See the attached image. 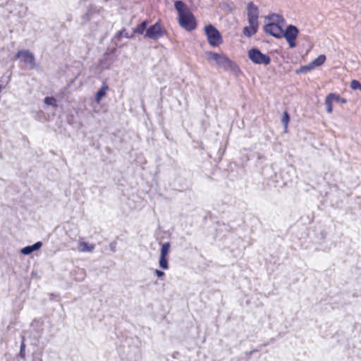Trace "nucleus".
<instances>
[{"mask_svg":"<svg viewBox=\"0 0 361 361\" xmlns=\"http://www.w3.org/2000/svg\"><path fill=\"white\" fill-rule=\"evenodd\" d=\"M174 8L178 13V22L182 28L188 32L197 28V20L184 1L181 0L175 1Z\"/></svg>","mask_w":361,"mask_h":361,"instance_id":"nucleus-1","label":"nucleus"},{"mask_svg":"<svg viewBox=\"0 0 361 361\" xmlns=\"http://www.w3.org/2000/svg\"><path fill=\"white\" fill-rule=\"evenodd\" d=\"M207 55L209 59L214 60L216 65L226 71H231L235 74L240 73V69L238 64L231 60L225 54H219L214 51H207Z\"/></svg>","mask_w":361,"mask_h":361,"instance_id":"nucleus-2","label":"nucleus"},{"mask_svg":"<svg viewBox=\"0 0 361 361\" xmlns=\"http://www.w3.org/2000/svg\"><path fill=\"white\" fill-rule=\"evenodd\" d=\"M14 60L20 59L29 70L39 69V65L36 62L35 55L29 49H20L18 50L13 58Z\"/></svg>","mask_w":361,"mask_h":361,"instance_id":"nucleus-3","label":"nucleus"},{"mask_svg":"<svg viewBox=\"0 0 361 361\" xmlns=\"http://www.w3.org/2000/svg\"><path fill=\"white\" fill-rule=\"evenodd\" d=\"M209 44L212 47H217L223 43V38L219 30L212 24H208L204 28Z\"/></svg>","mask_w":361,"mask_h":361,"instance_id":"nucleus-4","label":"nucleus"},{"mask_svg":"<svg viewBox=\"0 0 361 361\" xmlns=\"http://www.w3.org/2000/svg\"><path fill=\"white\" fill-rule=\"evenodd\" d=\"M247 56L255 64L267 66L271 63V57L263 54L258 48L252 47L248 50Z\"/></svg>","mask_w":361,"mask_h":361,"instance_id":"nucleus-5","label":"nucleus"},{"mask_svg":"<svg viewBox=\"0 0 361 361\" xmlns=\"http://www.w3.org/2000/svg\"><path fill=\"white\" fill-rule=\"evenodd\" d=\"M299 34V29L294 25L290 24L281 34V39L284 37L290 48H295L297 46L296 39Z\"/></svg>","mask_w":361,"mask_h":361,"instance_id":"nucleus-6","label":"nucleus"},{"mask_svg":"<svg viewBox=\"0 0 361 361\" xmlns=\"http://www.w3.org/2000/svg\"><path fill=\"white\" fill-rule=\"evenodd\" d=\"M166 30L161 26V23L157 21L150 26H148L145 34V37L153 40H157L166 35Z\"/></svg>","mask_w":361,"mask_h":361,"instance_id":"nucleus-7","label":"nucleus"},{"mask_svg":"<svg viewBox=\"0 0 361 361\" xmlns=\"http://www.w3.org/2000/svg\"><path fill=\"white\" fill-rule=\"evenodd\" d=\"M115 51L116 49H111L109 52L106 51L103 54L102 57L99 59L97 68L99 69L100 72L111 68V66L114 61V54Z\"/></svg>","mask_w":361,"mask_h":361,"instance_id":"nucleus-8","label":"nucleus"},{"mask_svg":"<svg viewBox=\"0 0 361 361\" xmlns=\"http://www.w3.org/2000/svg\"><path fill=\"white\" fill-rule=\"evenodd\" d=\"M263 30L266 34L274 37L276 39H281V34L282 33L283 27L275 25V23L269 22L263 26Z\"/></svg>","mask_w":361,"mask_h":361,"instance_id":"nucleus-9","label":"nucleus"},{"mask_svg":"<svg viewBox=\"0 0 361 361\" xmlns=\"http://www.w3.org/2000/svg\"><path fill=\"white\" fill-rule=\"evenodd\" d=\"M247 20L248 23H253L259 24L258 18L259 16V7L255 5L252 1H250L247 5Z\"/></svg>","mask_w":361,"mask_h":361,"instance_id":"nucleus-10","label":"nucleus"},{"mask_svg":"<svg viewBox=\"0 0 361 361\" xmlns=\"http://www.w3.org/2000/svg\"><path fill=\"white\" fill-rule=\"evenodd\" d=\"M288 173V172L284 173L283 171L279 174H278L276 172H274V176H271V179L276 183L277 186L281 188L287 185L289 182H291V180L286 177Z\"/></svg>","mask_w":361,"mask_h":361,"instance_id":"nucleus-11","label":"nucleus"},{"mask_svg":"<svg viewBox=\"0 0 361 361\" xmlns=\"http://www.w3.org/2000/svg\"><path fill=\"white\" fill-rule=\"evenodd\" d=\"M42 246V243L41 241H37L31 245H27L23 247L20 250V252L24 255H29L33 252L39 250Z\"/></svg>","mask_w":361,"mask_h":361,"instance_id":"nucleus-12","label":"nucleus"},{"mask_svg":"<svg viewBox=\"0 0 361 361\" xmlns=\"http://www.w3.org/2000/svg\"><path fill=\"white\" fill-rule=\"evenodd\" d=\"M249 26H245L243 29V33L247 37H251L257 32L259 24L248 23Z\"/></svg>","mask_w":361,"mask_h":361,"instance_id":"nucleus-13","label":"nucleus"},{"mask_svg":"<svg viewBox=\"0 0 361 361\" xmlns=\"http://www.w3.org/2000/svg\"><path fill=\"white\" fill-rule=\"evenodd\" d=\"M71 276L75 281H82L86 277V271L84 269L77 267L71 271Z\"/></svg>","mask_w":361,"mask_h":361,"instance_id":"nucleus-14","label":"nucleus"},{"mask_svg":"<svg viewBox=\"0 0 361 361\" xmlns=\"http://www.w3.org/2000/svg\"><path fill=\"white\" fill-rule=\"evenodd\" d=\"M108 89H109L108 85L105 82H103L101 87L95 93V95H94L95 102L99 104L101 102V100L106 96V91L108 90Z\"/></svg>","mask_w":361,"mask_h":361,"instance_id":"nucleus-15","label":"nucleus"},{"mask_svg":"<svg viewBox=\"0 0 361 361\" xmlns=\"http://www.w3.org/2000/svg\"><path fill=\"white\" fill-rule=\"evenodd\" d=\"M149 22L147 20H142L140 23L137 24L135 28H133V34L143 35L145 34L147 30Z\"/></svg>","mask_w":361,"mask_h":361,"instance_id":"nucleus-16","label":"nucleus"},{"mask_svg":"<svg viewBox=\"0 0 361 361\" xmlns=\"http://www.w3.org/2000/svg\"><path fill=\"white\" fill-rule=\"evenodd\" d=\"M326 59V57L324 54H320L319 55L316 59H314L313 61L310 62L313 68H316L317 67L321 66L323 65Z\"/></svg>","mask_w":361,"mask_h":361,"instance_id":"nucleus-17","label":"nucleus"},{"mask_svg":"<svg viewBox=\"0 0 361 361\" xmlns=\"http://www.w3.org/2000/svg\"><path fill=\"white\" fill-rule=\"evenodd\" d=\"M274 17L277 18V20L275 23V25H279L281 27H283V25L286 23V20L282 16H280V15L276 14V13H271V14L268 15L266 17V19L271 20Z\"/></svg>","mask_w":361,"mask_h":361,"instance_id":"nucleus-18","label":"nucleus"},{"mask_svg":"<svg viewBox=\"0 0 361 361\" xmlns=\"http://www.w3.org/2000/svg\"><path fill=\"white\" fill-rule=\"evenodd\" d=\"M169 258L167 256L159 255V267L160 269L167 270L169 269Z\"/></svg>","mask_w":361,"mask_h":361,"instance_id":"nucleus-19","label":"nucleus"},{"mask_svg":"<svg viewBox=\"0 0 361 361\" xmlns=\"http://www.w3.org/2000/svg\"><path fill=\"white\" fill-rule=\"evenodd\" d=\"M333 99L331 97L330 94H328L325 98L324 104L326 106V110L328 114L333 112Z\"/></svg>","mask_w":361,"mask_h":361,"instance_id":"nucleus-20","label":"nucleus"},{"mask_svg":"<svg viewBox=\"0 0 361 361\" xmlns=\"http://www.w3.org/2000/svg\"><path fill=\"white\" fill-rule=\"evenodd\" d=\"M171 248V243L170 242H165L161 244V249H160V255L161 256H167L169 257V252Z\"/></svg>","mask_w":361,"mask_h":361,"instance_id":"nucleus-21","label":"nucleus"},{"mask_svg":"<svg viewBox=\"0 0 361 361\" xmlns=\"http://www.w3.org/2000/svg\"><path fill=\"white\" fill-rule=\"evenodd\" d=\"M122 37L132 39L133 38V35H129L127 32L126 29L123 27L121 30H119L115 36V38L118 40H121Z\"/></svg>","mask_w":361,"mask_h":361,"instance_id":"nucleus-22","label":"nucleus"},{"mask_svg":"<svg viewBox=\"0 0 361 361\" xmlns=\"http://www.w3.org/2000/svg\"><path fill=\"white\" fill-rule=\"evenodd\" d=\"M313 67L312 66L311 63H308L307 65H305V66H301L300 67V68L297 69L295 71V73L297 74H300V73H307V72H310L312 70H313Z\"/></svg>","mask_w":361,"mask_h":361,"instance_id":"nucleus-23","label":"nucleus"},{"mask_svg":"<svg viewBox=\"0 0 361 361\" xmlns=\"http://www.w3.org/2000/svg\"><path fill=\"white\" fill-rule=\"evenodd\" d=\"M25 338L24 336H21V342H20V351H19V356L22 359L25 358Z\"/></svg>","mask_w":361,"mask_h":361,"instance_id":"nucleus-24","label":"nucleus"},{"mask_svg":"<svg viewBox=\"0 0 361 361\" xmlns=\"http://www.w3.org/2000/svg\"><path fill=\"white\" fill-rule=\"evenodd\" d=\"M329 94L331 95V97L333 99L334 102L341 104H345L348 102V100L345 98L341 97V96L338 94L334 92H331Z\"/></svg>","mask_w":361,"mask_h":361,"instance_id":"nucleus-25","label":"nucleus"},{"mask_svg":"<svg viewBox=\"0 0 361 361\" xmlns=\"http://www.w3.org/2000/svg\"><path fill=\"white\" fill-rule=\"evenodd\" d=\"M290 114L286 111H283L281 122L284 126V128L286 130L288 128V123L290 122Z\"/></svg>","mask_w":361,"mask_h":361,"instance_id":"nucleus-26","label":"nucleus"},{"mask_svg":"<svg viewBox=\"0 0 361 361\" xmlns=\"http://www.w3.org/2000/svg\"><path fill=\"white\" fill-rule=\"evenodd\" d=\"M44 102L48 106H56V99L53 97L47 96L44 99Z\"/></svg>","mask_w":361,"mask_h":361,"instance_id":"nucleus-27","label":"nucleus"},{"mask_svg":"<svg viewBox=\"0 0 361 361\" xmlns=\"http://www.w3.org/2000/svg\"><path fill=\"white\" fill-rule=\"evenodd\" d=\"M350 87L353 90H360L361 89V82L357 80H353L350 82Z\"/></svg>","mask_w":361,"mask_h":361,"instance_id":"nucleus-28","label":"nucleus"},{"mask_svg":"<svg viewBox=\"0 0 361 361\" xmlns=\"http://www.w3.org/2000/svg\"><path fill=\"white\" fill-rule=\"evenodd\" d=\"M181 180V179H178L177 181L179 183V187H180V190H186L188 189H189L191 186L190 183L188 181H185L184 183H180V181Z\"/></svg>","mask_w":361,"mask_h":361,"instance_id":"nucleus-29","label":"nucleus"},{"mask_svg":"<svg viewBox=\"0 0 361 361\" xmlns=\"http://www.w3.org/2000/svg\"><path fill=\"white\" fill-rule=\"evenodd\" d=\"M82 245L83 251H92L94 249V245H89L87 243H82Z\"/></svg>","mask_w":361,"mask_h":361,"instance_id":"nucleus-30","label":"nucleus"},{"mask_svg":"<svg viewBox=\"0 0 361 361\" xmlns=\"http://www.w3.org/2000/svg\"><path fill=\"white\" fill-rule=\"evenodd\" d=\"M154 274L159 279H162L165 276V273L159 269H155Z\"/></svg>","mask_w":361,"mask_h":361,"instance_id":"nucleus-31","label":"nucleus"},{"mask_svg":"<svg viewBox=\"0 0 361 361\" xmlns=\"http://www.w3.org/2000/svg\"><path fill=\"white\" fill-rule=\"evenodd\" d=\"M116 245H117V243L116 241H112L110 244H109V248H110V250L112 251L113 252H115L116 250Z\"/></svg>","mask_w":361,"mask_h":361,"instance_id":"nucleus-32","label":"nucleus"},{"mask_svg":"<svg viewBox=\"0 0 361 361\" xmlns=\"http://www.w3.org/2000/svg\"><path fill=\"white\" fill-rule=\"evenodd\" d=\"M257 349H254L250 352H245V355L247 358H250L255 353L257 352Z\"/></svg>","mask_w":361,"mask_h":361,"instance_id":"nucleus-33","label":"nucleus"},{"mask_svg":"<svg viewBox=\"0 0 361 361\" xmlns=\"http://www.w3.org/2000/svg\"><path fill=\"white\" fill-rule=\"evenodd\" d=\"M276 341V338H270L267 343H265L263 344V346H267L268 345L271 344V343H273Z\"/></svg>","mask_w":361,"mask_h":361,"instance_id":"nucleus-34","label":"nucleus"},{"mask_svg":"<svg viewBox=\"0 0 361 361\" xmlns=\"http://www.w3.org/2000/svg\"><path fill=\"white\" fill-rule=\"evenodd\" d=\"M54 296V295L53 293H51V294L49 295L50 299H51V300H53Z\"/></svg>","mask_w":361,"mask_h":361,"instance_id":"nucleus-35","label":"nucleus"},{"mask_svg":"<svg viewBox=\"0 0 361 361\" xmlns=\"http://www.w3.org/2000/svg\"><path fill=\"white\" fill-rule=\"evenodd\" d=\"M33 361H42L41 358L34 359Z\"/></svg>","mask_w":361,"mask_h":361,"instance_id":"nucleus-36","label":"nucleus"},{"mask_svg":"<svg viewBox=\"0 0 361 361\" xmlns=\"http://www.w3.org/2000/svg\"><path fill=\"white\" fill-rule=\"evenodd\" d=\"M88 15H89V13H85V16H85V17L87 18H88Z\"/></svg>","mask_w":361,"mask_h":361,"instance_id":"nucleus-37","label":"nucleus"}]
</instances>
